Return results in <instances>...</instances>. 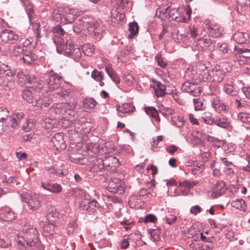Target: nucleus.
Instances as JSON below:
<instances>
[{
	"instance_id": "obj_1",
	"label": "nucleus",
	"mask_w": 250,
	"mask_h": 250,
	"mask_svg": "<svg viewBox=\"0 0 250 250\" xmlns=\"http://www.w3.org/2000/svg\"><path fill=\"white\" fill-rule=\"evenodd\" d=\"M39 234L36 227L28 223H25L21 233L17 235L15 240L19 244L25 247V245L32 247L39 241Z\"/></svg>"
},
{
	"instance_id": "obj_2",
	"label": "nucleus",
	"mask_w": 250,
	"mask_h": 250,
	"mask_svg": "<svg viewBox=\"0 0 250 250\" xmlns=\"http://www.w3.org/2000/svg\"><path fill=\"white\" fill-rule=\"evenodd\" d=\"M71 105L67 103H63L57 104L55 106L52 107L50 109V112L51 114L52 117L54 119H65L67 118V114L71 115L73 112V111H70L71 112L68 113L67 110L69 109ZM68 120H64V122H68L66 126L70 125L72 123L71 122Z\"/></svg>"
},
{
	"instance_id": "obj_3",
	"label": "nucleus",
	"mask_w": 250,
	"mask_h": 250,
	"mask_svg": "<svg viewBox=\"0 0 250 250\" xmlns=\"http://www.w3.org/2000/svg\"><path fill=\"white\" fill-rule=\"evenodd\" d=\"M22 201L25 203V208L31 212L37 211L41 207V202L38 194L30 192L21 195Z\"/></svg>"
},
{
	"instance_id": "obj_4",
	"label": "nucleus",
	"mask_w": 250,
	"mask_h": 250,
	"mask_svg": "<svg viewBox=\"0 0 250 250\" xmlns=\"http://www.w3.org/2000/svg\"><path fill=\"white\" fill-rule=\"evenodd\" d=\"M62 82V78L61 76L57 74H52L46 79V82L42 81L41 86L43 87L44 89H46L43 90V93L48 91L57 90L61 86Z\"/></svg>"
},
{
	"instance_id": "obj_5",
	"label": "nucleus",
	"mask_w": 250,
	"mask_h": 250,
	"mask_svg": "<svg viewBox=\"0 0 250 250\" xmlns=\"http://www.w3.org/2000/svg\"><path fill=\"white\" fill-rule=\"evenodd\" d=\"M42 83H40L39 87H37L34 85L29 86L26 89L22 91V97L23 99L26 100L29 104H33L34 101L37 98V96H39V94L43 93L44 88L41 85Z\"/></svg>"
},
{
	"instance_id": "obj_6",
	"label": "nucleus",
	"mask_w": 250,
	"mask_h": 250,
	"mask_svg": "<svg viewBox=\"0 0 250 250\" xmlns=\"http://www.w3.org/2000/svg\"><path fill=\"white\" fill-rule=\"evenodd\" d=\"M59 53H63L65 56L78 61L81 57L82 53L80 48L77 45L72 43L70 40H66L64 42L63 50Z\"/></svg>"
},
{
	"instance_id": "obj_7",
	"label": "nucleus",
	"mask_w": 250,
	"mask_h": 250,
	"mask_svg": "<svg viewBox=\"0 0 250 250\" xmlns=\"http://www.w3.org/2000/svg\"><path fill=\"white\" fill-rule=\"evenodd\" d=\"M52 32L53 42L56 46L57 51L61 52L64 47V41L62 37L65 33L61 26L59 25L53 28Z\"/></svg>"
},
{
	"instance_id": "obj_8",
	"label": "nucleus",
	"mask_w": 250,
	"mask_h": 250,
	"mask_svg": "<svg viewBox=\"0 0 250 250\" xmlns=\"http://www.w3.org/2000/svg\"><path fill=\"white\" fill-rule=\"evenodd\" d=\"M80 208L83 212L94 213L100 210L101 207L95 199H83L80 204Z\"/></svg>"
},
{
	"instance_id": "obj_9",
	"label": "nucleus",
	"mask_w": 250,
	"mask_h": 250,
	"mask_svg": "<svg viewBox=\"0 0 250 250\" xmlns=\"http://www.w3.org/2000/svg\"><path fill=\"white\" fill-rule=\"evenodd\" d=\"M207 80L211 82H221L225 76V72L220 66H215L212 70L204 73Z\"/></svg>"
},
{
	"instance_id": "obj_10",
	"label": "nucleus",
	"mask_w": 250,
	"mask_h": 250,
	"mask_svg": "<svg viewBox=\"0 0 250 250\" xmlns=\"http://www.w3.org/2000/svg\"><path fill=\"white\" fill-rule=\"evenodd\" d=\"M50 146L57 151H61L66 147V144L61 133L55 134L50 141Z\"/></svg>"
},
{
	"instance_id": "obj_11",
	"label": "nucleus",
	"mask_w": 250,
	"mask_h": 250,
	"mask_svg": "<svg viewBox=\"0 0 250 250\" xmlns=\"http://www.w3.org/2000/svg\"><path fill=\"white\" fill-rule=\"evenodd\" d=\"M114 8L111 10V16H125L124 7L127 3V0H111Z\"/></svg>"
},
{
	"instance_id": "obj_12",
	"label": "nucleus",
	"mask_w": 250,
	"mask_h": 250,
	"mask_svg": "<svg viewBox=\"0 0 250 250\" xmlns=\"http://www.w3.org/2000/svg\"><path fill=\"white\" fill-rule=\"evenodd\" d=\"M107 189L111 193L121 194L124 193L125 189L122 185V182L118 179L111 180L108 182Z\"/></svg>"
},
{
	"instance_id": "obj_13",
	"label": "nucleus",
	"mask_w": 250,
	"mask_h": 250,
	"mask_svg": "<svg viewBox=\"0 0 250 250\" xmlns=\"http://www.w3.org/2000/svg\"><path fill=\"white\" fill-rule=\"evenodd\" d=\"M182 89L186 92L190 93L194 96H197L202 92L201 87L189 82H185L182 86Z\"/></svg>"
},
{
	"instance_id": "obj_14",
	"label": "nucleus",
	"mask_w": 250,
	"mask_h": 250,
	"mask_svg": "<svg viewBox=\"0 0 250 250\" xmlns=\"http://www.w3.org/2000/svg\"><path fill=\"white\" fill-rule=\"evenodd\" d=\"M13 75V71L8 65L4 64L0 65V82H2L4 84L7 81L12 79Z\"/></svg>"
},
{
	"instance_id": "obj_15",
	"label": "nucleus",
	"mask_w": 250,
	"mask_h": 250,
	"mask_svg": "<svg viewBox=\"0 0 250 250\" xmlns=\"http://www.w3.org/2000/svg\"><path fill=\"white\" fill-rule=\"evenodd\" d=\"M103 162L106 170L110 172L115 171L119 165L118 159L112 155L105 157Z\"/></svg>"
},
{
	"instance_id": "obj_16",
	"label": "nucleus",
	"mask_w": 250,
	"mask_h": 250,
	"mask_svg": "<svg viewBox=\"0 0 250 250\" xmlns=\"http://www.w3.org/2000/svg\"><path fill=\"white\" fill-rule=\"evenodd\" d=\"M38 99H36L34 101V103L32 104V105L35 108L36 110H43L49 106L52 101L48 97L44 96L41 98L40 95L38 96Z\"/></svg>"
},
{
	"instance_id": "obj_17",
	"label": "nucleus",
	"mask_w": 250,
	"mask_h": 250,
	"mask_svg": "<svg viewBox=\"0 0 250 250\" xmlns=\"http://www.w3.org/2000/svg\"><path fill=\"white\" fill-rule=\"evenodd\" d=\"M0 38L4 42L12 43L19 39V36L13 31L5 29L0 33Z\"/></svg>"
},
{
	"instance_id": "obj_18",
	"label": "nucleus",
	"mask_w": 250,
	"mask_h": 250,
	"mask_svg": "<svg viewBox=\"0 0 250 250\" xmlns=\"http://www.w3.org/2000/svg\"><path fill=\"white\" fill-rule=\"evenodd\" d=\"M53 14L54 15H59V16H66L67 15H71L72 16H81L84 14V11H79L76 9H72L68 8L59 7L53 11Z\"/></svg>"
},
{
	"instance_id": "obj_19",
	"label": "nucleus",
	"mask_w": 250,
	"mask_h": 250,
	"mask_svg": "<svg viewBox=\"0 0 250 250\" xmlns=\"http://www.w3.org/2000/svg\"><path fill=\"white\" fill-rule=\"evenodd\" d=\"M197 182L192 181L189 182L188 181H185L179 183V186L178 187V190L179 191V195H186L189 192L190 189L192 188L194 186L196 185Z\"/></svg>"
},
{
	"instance_id": "obj_20",
	"label": "nucleus",
	"mask_w": 250,
	"mask_h": 250,
	"mask_svg": "<svg viewBox=\"0 0 250 250\" xmlns=\"http://www.w3.org/2000/svg\"><path fill=\"white\" fill-rule=\"evenodd\" d=\"M178 14L177 9L175 8L170 9V7L167 5L162 4L157 8L155 16H161V15L174 16Z\"/></svg>"
},
{
	"instance_id": "obj_21",
	"label": "nucleus",
	"mask_w": 250,
	"mask_h": 250,
	"mask_svg": "<svg viewBox=\"0 0 250 250\" xmlns=\"http://www.w3.org/2000/svg\"><path fill=\"white\" fill-rule=\"evenodd\" d=\"M0 217L4 221H11L15 218V214L10 208L4 207L0 208Z\"/></svg>"
},
{
	"instance_id": "obj_22",
	"label": "nucleus",
	"mask_w": 250,
	"mask_h": 250,
	"mask_svg": "<svg viewBox=\"0 0 250 250\" xmlns=\"http://www.w3.org/2000/svg\"><path fill=\"white\" fill-rule=\"evenodd\" d=\"M26 121V118L24 117V114L20 112L13 115V118L10 119V124L12 127H16L25 123Z\"/></svg>"
},
{
	"instance_id": "obj_23",
	"label": "nucleus",
	"mask_w": 250,
	"mask_h": 250,
	"mask_svg": "<svg viewBox=\"0 0 250 250\" xmlns=\"http://www.w3.org/2000/svg\"><path fill=\"white\" fill-rule=\"evenodd\" d=\"M212 106L214 110L218 113H222L223 111L227 112L229 111V106L225 104L223 102L218 98H215L212 100Z\"/></svg>"
},
{
	"instance_id": "obj_24",
	"label": "nucleus",
	"mask_w": 250,
	"mask_h": 250,
	"mask_svg": "<svg viewBox=\"0 0 250 250\" xmlns=\"http://www.w3.org/2000/svg\"><path fill=\"white\" fill-rule=\"evenodd\" d=\"M197 46L199 49L205 50L207 49H211V46L213 44L212 47H214V43L209 38H201L198 40Z\"/></svg>"
},
{
	"instance_id": "obj_25",
	"label": "nucleus",
	"mask_w": 250,
	"mask_h": 250,
	"mask_svg": "<svg viewBox=\"0 0 250 250\" xmlns=\"http://www.w3.org/2000/svg\"><path fill=\"white\" fill-rule=\"evenodd\" d=\"M28 17L30 24L32 25V28L34 31L41 30V27L46 26L47 23L43 21L42 19H38L37 20H35L34 19L35 17Z\"/></svg>"
},
{
	"instance_id": "obj_26",
	"label": "nucleus",
	"mask_w": 250,
	"mask_h": 250,
	"mask_svg": "<svg viewBox=\"0 0 250 250\" xmlns=\"http://www.w3.org/2000/svg\"><path fill=\"white\" fill-rule=\"evenodd\" d=\"M91 171L93 173H98L105 170V167L104 164L103 159L98 158L93 161V164L90 167Z\"/></svg>"
},
{
	"instance_id": "obj_27",
	"label": "nucleus",
	"mask_w": 250,
	"mask_h": 250,
	"mask_svg": "<svg viewBox=\"0 0 250 250\" xmlns=\"http://www.w3.org/2000/svg\"><path fill=\"white\" fill-rule=\"evenodd\" d=\"M153 89L157 97H163L166 94L165 86L159 82L155 83Z\"/></svg>"
},
{
	"instance_id": "obj_28",
	"label": "nucleus",
	"mask_w": 250,
	"mask_h": 250,
	"mask_svg": "<svg viewBox=\"0 0 250 250\" xmlns=\"http://www.w3.org/2000/svg\"><path fill=\"white\" fill-rule=\"evenodd\" d=\"M97 104V102L93 98L87 97L83 100V106L86 109H94Z\"/></svg>"
},
{
	"instance_id": "obj_29",
	"label": "nucleus",
	"mask_w": 250,
	"mask_h": 250,
	"mask_svg": "<svg viewBox=\"0 0 250 250\" xmlns=\"http://www.w3.org/2000/svg\"><path fill=\"white\" fill-rule=\"evenodd\" d=\"M146 113L150 117L153 118L157 123L160 122V118L159 116L156 109L152 106L145 107L144 108Z\"/></svg>"
},
{
	"instance_id": "obj_30",
	"label": "nucleus",
	"mask_w": 250,
	"mask_h": 250,
	"mask_svg": "<svg viewBox=\"0 0 250 250\" xmlns=\"http://www.w3.org/2000/svg\"><path fill=\"white\" fill-rule=\"evenodd\" d=\"M223 32V28L216 23L212 25L209 31L210 34L213 38H218L221 36Z\"/></svg>"
},
{
	"instance_id": "obj_31",
	"label": "nucleus",
	"mask_w": 250,
	"mask_h": 250,
	"mask_svg": "<svg viewBox=\"0 0 250 250\" xmlns=\"http://www.w3.org/2000/svg\"><path fill=\"white\" fill-rule=\"evenodd\" d=\"M37 59V56L29 51L25 52L23 54L22 57L23 61L28 64H31L32 62L36 60Z\"/></svg>"
},
{
	"instance_id": "obj_32",
	"label": "nucleus",
	"mask_w": 250,
	"mask_h": 250,
	"mask_svg": "<svg viewBox=\"0 0 250 250\" xmlns=\"http://www.w3.org/2000/svg\"><path fill=\"white\" fill-rule=\"evenodd\" d=\"M128 30L130 32L129 37L133 38L138 33L139 26L136 21L130 22L128 24Z\"/></svg>"
},
{
	"instance_id": "obj_33",
	"label": "nucleus",
	"mask_w": 250,
	"mask_h": 250,
	"mask_svg": "<svg viewBox=\"0 0 250 250\" xmlns=\"http://www.w3.org/2000/svg\"><path fill=\"white\" fill-rule=\"evenodd\" d=\"M54 223L48 222L45 224L42 228L43 233L46 236H53L54 232Z\"/></svg>"
},
{
	"instance_id": "obj_34",
	"label": "nucleus",
	"mask_w": 250,
	"mask_h": 250,
	"mask_svg": "<svg viewBox=\"0 0 250 250\" xmlns=\"http://www.w3.org/2000/svg\"><path fill=\"white\" fill-rule=\"evenodd\" d=\"M172 18L171 20L168 19L171 22V25H176L177 23L180 22H187L190 20V17H175L174 19L173 17H169Z\"/></svg>"
},
{
	"instance_id": "obj_35",
	"label": "nucleus",
	"mask_w": 250,
	"mask_h": 250,
	"mask_svg": "<svg viewBox=\"0 0 250 250\" xmlns=\"http://www.w3.org/2000/svg\"><path fill=\"white\" fill-rule=\"evenodd\" d=\"M94 46L89 43H85L82 46L83 53L87 56H91L94 53Z\"/></svg>"
},
{
	"instance_id": "obj_36",
	"label": "nucleus",
	"mask_w": 250,
	"mask_h": 250,
	"mask_svg": "<svg viewBox=\"0 0 250 250\" xmlns=\"http://www.w3.org/2000/svg\"><path fill=\"white\" fill-rule=\"evenodd\" d=\"M201 119L208 125H212L215 122V119L213 118L212 113L209 112L204 113L202 115Z\"/></svg>"
},
{
	"instance_id": "obj_37",
	"label": "nucleus",
	"mask_w": 250,
	"mask_h": 250,
	"mask_svg": "<svg viewBox=\"0 0 250 250\" xmlns=\"http://www.w3.org/2000/svg\"><path fill=\"white\" fill-rule=\"evenodd\" d=\"M248 37V35L245 32H235V42L238 44L244 43Z\"/></svg>"
},
{
	"instance_id": "obj_38",
	"label": "nucleus",
	"mask_w": 250,
	"mask_h": 250,
	"mask_svg": "<svg viewBox=\"0 0 250 250\" xmlns=\"http://www.w3.org/2000/svg\"><path fill=\"white\" fill-rule=\"evenodd\" d=\"M224 90L227 94L233 95L234 85L232 79L228 80L226 84L224 86Z\"/></svg>"
},
{
	"instance_id": "obj_39",
	"label": "nucleus",
	"mask_w": 250,
	"mask_h": 250,
	"mask_svg": "<svg viewBox=\"0 0 250 250\" xmlns=\"http://www.w3.org/2000/svg\"><path fill=\"white\" fill-rule=\"evenodd\" d=\"M224 183L223 182L217 183L215 185L212 194L214 195L215 197L220 196L224 191Z\"/></svg>"
},
{
	"instance_id": "obj_40",
	"label": "nucleus",
	"mask_w": 250,
	"mask_h": 250,
	"mask_svg": "<svg viewBox=\"0 0 250 250\" xmlns=\"http://www.w3.org/2000/svg\"><path fill=\"white\" fill-rule=\"evenodd\" d=\"M23 45L22 44H16L13 47L11 54L15 57H19L23 54Z\"/></svg>"
},
{
	"instance_id": "obj_41",
	"label": "nucleus",
	"mask_w": 250,
	"mask_h": 250,
	"mask_svg": "<svg viewBox=\"0 0 250 250\" xmlns=\"http://www.w3.org/2000/svg\"><path fill=\"white\" fill-rule=\"evenodd\" d=\"M11 245V241L4 233L0 232V247L3 248H8Z\"/></svg>"
},
{
	"instance_id": "obj_42",
	"label": "nucleus",
	"mask_w": 250,
	"mask_h": 250,
	"mask_svg": "<svg viewBox=\"0 0 250 250\" xmlns=\"http://www.w3.org/2000/svg\"><path fill=\"white\" fill-rule=\"evenodd\" d=\"M208 141L210 142L215 147H220L223 144V141L214 136H207Z\"/></svg>"
},
{
	"instance_id": "obj_43",
	"label": "nucleus",
	"mask_w": 250,
	"mask_h": 250,
	"mask_svg": "<svg viewBox=\"0 0 250 250\" xmlns=\"http://www.w3.org/2000/svg\"><path fill=\"white\" fill-rule=\"evenodd\" d=\"M72 90L71 89L62 88L60 90L55 93L57 98L62 97L65 98L72 95Z\"/></svg>"
},
{
	"instance_id": "obj_44",
	"label": "nucleus",
	"mask_w": 250,
	"mask_h": 250,
	"mask_svg": "<svg viewBox=\"0 0 250 250\" xmlns=\"http://www.w3.org/2000/svg\"><path fill=\"white\" fill-rule=\"evenodd\" d=\"M171 120L172 124L178 127H181L184 124L183 117L181 116H173L171 117Z\"/></svg>"
},
{
	"instance_id": "obj_45",
	"label": "nucleus",
	"mask_w": 250,
	"mask_h": 250,
	"mask_svg": "<svg viewBox=\"0 0 250 250\" xmlns=\"http://www.w3.org/2000/svg\"><path fill=\"white\" fill-rule=\"evenodd\" d=\"M238 120L244 123H250V114L240 112L237 116Z\"/></svg>"
},
{
	"instance_id": "obj_46",
	"label": "nucleus",
	"mask_w": 250,
	"mask_h": 250,
	"mask_svg": "<svg viewBox=\"0 0 250 250\" xmlns=\"http://www.w3.org/2000/svg\"><path fill=\"white\" fill-rule=\"evenodd\" d=\"M214 124L223 128L227 127L229 125L228 120L223 117H220L215 119Z\"/></svg>"
},
{
	"instance_id": "obj_47",
	"label": "nucleus",
	"mask_w": 250,
	"mask_h": 250,
	"mask_svg": "<svg viewBox=\"0 0 250 250\" xmlns=\"http://www.w3.org/2000/svg\"><path fill=\"white\" fill-rule=\"evenodd\" d=\"M235 208L245 212L247 209V206L245 201L243 199L235 200Z\"/></svg>"
},
{
	"instance_id": "obj_48",
	"label": "nucleus",
	"mask_w": 250,
	"mask_h": 250,
	"mask_svg": "<svg viewBox=\"0 0 250 250\" xmlns=\"http://www.w3.org/2000/svg\"><path fill=\"white\" fill-rule=\"evenodd\" d=\"M40 83H42V81L41 82H39L37 77H36L34 75L29 74L27 81V84H33L32 85L39 87Z\"/></svg>"
},
{
	"instance_id": "obj_49",
	"label": "nucleus",
	"mask_w": 250,
	"mask_h": 250,
	"mask_svg": "<svg viewBox=\"0 0 250 250\" xmlns=\"http://www.w3.org/2000/svg\"><path fill=\"white\" fill-rule=\"evenodd\" d=\"M91 77L97 82H101L104 78L103 73L95 69L92 72Z\"/></svg>"
},
{
	"instance_id": "obj_50",
	"label": "nucleus",
	"mask_w": 250,
	"mask_h": 250,
	"mask_svg": "<svg viewBox=\"0 0 250 250\" xmlns=\"http://www.w3.org/2000/svg\"><path fill=\"white\" fill-rule=\"evenodd\" d=\"M43 127L47 129H52L54 128L55 120L54 119H45L44 120Z\"/></svg>"
},
{
	"instance_id": "obj_51",
	"label": "nucleus",
	"mask_w": 250,
	"mask_h": 250,
	"mask_svg": "<svg viewBox=\"0 0 250 250\" xmlns=\"http://www.w3.org/2000/svg\"><path fill=\"white\" fill-rule=\"evenodd\" d=\"M123 79L128 85H132L135 81L134 76L129 73L125 74Z\"/></svg>"
},
{
	"instance_id": "obj_52",
	"label": "nucleus",
	"mask_w": 250,
	"mask_h": 250,
	"mask_svg": "<svg viewBox=\"0 0 250 250\" xmlns=\"http://www.w3.org/2000/svg\"><path fill=\"white\" fill-rule=\"evenodd\" d=\"M29 74H25L22 72H19L17 77L19 79V82L21 84H27V81Z\"/></svg>"
},
{
	"instance_id": "obj_53",
	"label": "nucleus",
	"mask_w": 250,
	"mask_h": 250,
	"mask_svg": "<svg viewBox=\"0 0 250 250\" xmlns=\"http://www.w3.org/2000/svg\"><path fill=\"white\" fill-rule=\"evenodd\" d=\"M193 103L195 110H200L203 109L204 104L199 99H194Z\"/></svg>"
},
{
	"instance_id": "obj_54",
	"label": "nucleus",
	"mask_w": 250,
	"mask_h": 250,
	"mask_svg": "<svg viewBox=\"0 0 250 250\" xmlns=\"http://www.w3.org/2000/svg\"><path fill=\"white\" fill-rule=\"evenodd\" d=\"M47 171L49 174H52L55 176H61L63 175V172L61 170H57L53 167L48 168Z\"/></svg>"
},
{
	"instance_id": "obj_55",
	"label": "nucleus",
	"mask_w": 250,
	"mask_h": 250,
	"mask_svg": "<svg viewBox=\"0 0 250 250\" xmlns=\"http://www.w3.org/2000/svg\"><path fill=\"white\" fill-rule=\"evenodd\" d=\"M204 170L203 167L194 166L191 168L190 171L193 175L198 174L201 173Z\"/></svg>"
},
{
	"instance_id": "obj_56",
	"label": "nucleus",
	"mask_w": 250,
	"mask_h": 250,
	"mask_svg": "<svg viewBox=\"0 0 250 250\" xmlns=\"http://www.w3.org/2000/svg\"><path fill=\"white\" fill-rule=\"evenodd\" d=\"M75 20L76 18L75 17H61V21L63 24L71 23Z\"/></svg>"
},
{
	"instance_id": "obj_57",
	"label": "nucleus",
	"mask_w": 250,
	"mask_h": 250,
	"mask_svg": "<svg viewBox=\"0 0 250 250\" xmlns=\"http://www.w3.org/2000/svg\"><path fill=\"white\" fill-rule=\"evenodd\" d=\"M9 111L6 108L0 107V122L6 119Z\"/></svg>"
},
{
	"instance_id": "obj_58",
	"label": "nucleus",
	"mask_w": 250,
	"mask_h": 250,
	"mask_svg": "<svg viewBox=\"0 0 250 250\" xmlns=\"http://www.w3.org/2000/svg\"><path fill=\"white\" fill-rule=\"evenodd\" d=\"M62 190V188L61 186L57 183H53L52 185V189L50 190V192L53 193H60Z\"/></svg>"
},
{
	"instance_id": "obj_59",
	"label": "nucleus",
	"mask_w": 250,
	"mask_h": 250,
	"mask_svg": "<svg viewBox=\"0 0 250 250\" xmlns=\"http://www.w3.org/2000/svg\"><path fill=\"white\" fill-rule=\"evenodd\" d=\"M241 53H237V52H235V61L237 60L238 63L240 65L244 64L247 61V59L246 57H244L243 56H237V54H240Z\"/></svg>"
},
{
	"instance_id": "obj_60",
	"label": "nucleus",
	"mask_w": 250,
	"mask_h": 250,
	"mask_svg": "<svg viewBox=\"0 0 250 250\" xmlns=\"http://www.w3.org/2000/svg\"><path fill=\"white\" fill-rule=\"evenodd\" d=\"M69 158L72 162L75 163H80L81 160H83V158L81 155L77 156L76 155L73 154L70 155Z\"/></svg>"
},
{
	"instance_id": "obj_61",
	"label": "nucleus",
	"mask_w": 250,
	"mask_h": 250,
	"mask_svg": "<svg viewBox=\"0 0 250 250\" xmlns=\"http://www.w3.org/2000/svg\"><path fill=\"white\" fill-rule=\"evenodd\" d=\"M190 247L192 248V250H204L203 244L201 242L192 243L190 244Z\"/></svg>"
},
{
	"instance_id": "obj_62",
	"label": "nucleus",
	"mask_w": 250,
	"mask_h": 250,
	"mask_svg": "<svg viewBox=\"0 0 250 250\" xmlns=\"http://www.w3.org/2000/svg\"><path fill=\"white\" fill-rule=\"evenodd\" d=\"M174 110L171 107H165L163 108L162 114L165 116H168L174 114Z\"/></svg>"
},
{
	"instance_id": "obj_63",
	"label": "nucleus",
	"mask_w": 250,
	"mask_h": 250,
	"mask_svg": "<svg viewBox=\"0 0 250 250\" xmlns=\"http://www.w3.org/2000/svg\"><path fill=\"white\" fill-rule=\"evenodd\" d=\"M139 194L140 196H144L145 195L147 196L148 198H151L152 197V195L149 191H147V189L145 188H142L140 189Z\"/></svg>"
},
{
	"instance_id": "obj_64",
	"label": "nucleus",
	"mask_w": 250,
	"mask_h": 250,
	"mask_svg": "<svg viewBox=\"0 0 250 250\" xmlns=\"http://www.w3.org/2000/svg\"><path fill=\"white\" fill-rule=\"evenodd\" d=\"M201 211L202 209L198 205H196L190 208V213L194 215H197L198 213L201 212Z\"/></svg>"
}]
</instances>
